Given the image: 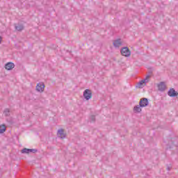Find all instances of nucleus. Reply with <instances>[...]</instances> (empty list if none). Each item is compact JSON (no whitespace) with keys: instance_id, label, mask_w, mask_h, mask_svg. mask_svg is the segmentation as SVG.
Wrapping results in <instances>:
<instances>
[{"instance_id":"nucleus-1","label":"nucleus","mask_w":178,"mask_h":178,"mask_svg":"<svg viewBox=\"0 0 178 178\" xmlns=\"http://www.w3.org/2000/svg\"><path fill=\"white\" fill-rule=\"evenodd\" d=\"M121 55L125 58H129L131 55V51L129 49V47H124L120 49Z\"/></svg>"},{"instance_id":"nucleus-2","label":"nucleus","mask_w":178,"mask_h":178,"mask_svg":"<svg viewBox=\"0 0 178 178\" xmlns=\"http://www.w3.org/2000/svg\"><path fill=\"white\" fill-rule=\"evenodd\" d=\"M83 97L86 101H89L92 98V92L89 89H86L83 92Z\"/></svg>"},{"instance_id":"nucleus-3","label":"nucleus","mask_w":178,"mask_h":178,"mask_svg":"<svg viewBox=\"0 0 178 178\" xmlns=\"http://www.w3.org/2000/svg\"><path fill=\"white\" fill-rule=\"evenodd\" d=\"M45 88V85L42 82H40L36 86V91L38 92H44V90Z\"/></svg>"},{"instance_id":"nucleus-4","label":"nucleus","mask_w":178,"mask_h":178,"mask_svg":"<svg viewBox=\"0 0 178 178\" xmlns=\"http://www.w3.org/2000/svg\"><path fill=\"white\" fill-rule=\"evenodd\" d=\"M148 99L147 98H142L139 102V105L142 106V108H145V106H148Z\"/></svg>"},{"instance_id":"nucleus-5","label":"nucleus","mask_w":178,"mask_h":178,"mask_svg":"<svg viewBox=\"0 0 178 178\" xmlns=\"http://www.w3.org/2000/svg\"><path fill=\"white\" fill-rule=\"evenodd\" d=\"M177 95H178V92H176V90H175V88H170L168 92V97H177Z\"/></svg>"},{"instance_id":"nucleus-6","label":"nucleus","mask_w":178,"mask_h":178,"mask_svg":"<svg viewBox=\"0 0 178 178\" xmlns=\"http://www.w3.org/2000/svg\"><path fill=\"white\" fill-rule=\"evenodd\" d=\"M113 44L115 48H119L123 45V42H122V39H117L113 41Z\"/></svg>"},{"instance_id":"nucleus-7","label":"nucleus","mask_w":178,"mask_h":178,"mask_svg":"<svg viewBox=\"0 0 178 178\" xmlns=\"http://www.w3.org/2000/svg\"><path fill=\"white\" fill-rule=\"evenodd\" d=\"M158 90L159 91H161L163 92V91H165L166 90V85L165 84V82H160L158 86Z\"/></svg>"},{"instance_id":"nucleus-8","label":"nucleus","mask_w":178,"mask_h":178,"mask_svg":"<svg viewBox=\"0 0 178 178\" xmlns=\"http://www.w3.org/2000/svg\"><path fill=\"white\" fill-rule=\"evenodd\" d=\"M148 79H149V75H147L145 79L139 81L138 83L139 88H143V84H146L148 83Z\"/></svg>"},{"instance_id":"nucleus-9","label":"nucleus","mask_w":178,"mask_h":178,"mask_svg":"<svg viewBox=\"0 0 178 178\" xmlns=\"http://www.w3.org/2000/svg\"><path fill=\"white\" fill-rule=\"evenodd\" d=\"M15 68V63H7L6 65H5V69L6 70H12V69H14Z\"/></svg>"},{"instance_id":"nucleus-10","label":"nucleus","mask_w":178,"mask_h":178,"mask_svg":"<svg viewBox=\"0 0 178 178\" xmlns=\"http://www.w3.org/2000/svg\"><path fill=\"white\" fill-rule=\"evenodd\" d=\"M58 137L60 138H66V134L63 132V129H59L57 133Z\"/></svg>"},{"instance_id":"nucleus-11","label":"nucleus","mask_w":178,"mask_h":178,"mask_svg":"<svg viewBox=\"0 0 178 178\" xmlns=\"http://www.w3.org/2000/svg\"><path fill=\"white\" fill-rule=\"evenodd\" d=\"M141 108H143V106H141L140 104L135 106L134 107V113H140L142 111Z\"/></svg>"},{"instance_id":"nucleus-12","label":"nucleus","mask_w":178,"mask_h":178,"mask_svg":"<svg viewBox=\"0 0 178 178\" xmlns=\"http://www.w3.org/2000/svg\"><path fill=\"white\" fill-rule=\"evenodd\" d=\"M15 29L17 31H22V30L24 29V26H23V24H15Z\"/></svg>"},{"instance_id":"nucleus-13","label":"nucleus","mask_w":178,"mask_h":178,"mask_svg":"<svg viewBox=\"0 0 178 178\" xmlns=\"http://www.w3.org/2000/svg\"><path fill=\"white\" fill-rule=\"evenodd\" d=\"M6 131V126L5 124L0 125V134H3Z\"/></svg>"},{"instance_id":"nucleus-14","label":"nucleus","mask_w":178,"mask_h":178,"mask_svg":"<svg viewBox=\"0 0 178 178\" xmlns=\"http://www.w3.org/2000/svg\"><path fill=\"white\" fill-rule=\"evenodd\" d=\"M22 154H30V149L24 148V149L22 150Z\"/></svg>"},{"instance_id":"nucleus-15","label":"nucleus","mask_w":178,"mask_h":178,"mask_svg":"<svg viewBox=\"0 0 178 178\" xmlns=\"http://www.w3.org/2000/svg\"><path fill=\"white\" fill-rule=\"evenodd\" d=\"M10 112V110L9 108H6L3 111V113L6 116H9V113Z\"/></svg>"},{"instance_id":"nucleus-16","label":"nucleus","mask_w":178,"mask_h":178,"mask_svg":"<svg viewBox=\"0 0 178 178\" xmlns=\"http://www.w3.org/2000/svg\"><path fill=\"white\" fill-rule=\"evenodd\" d=\"M38 150L35 149H29V154L30 152H32L33 154H35V152H37Z\"/></svg>"},{"instance_id":"nucleus-17","label":"nucleus","mask_w":178,"mask_h":178,"mask_svg":"<svg viewBox=\"0 0 178 178\" xmlns=\"http://www.w3.org/2000/svg\"><path fill=\"white\" fill-rule=\"evenodd\" d=\"M0 44H2V38L0 36Z\"/></svg>"},{"instance_id":"nucleus-18","label":"nucleus","mask_w":178,"mask_h":178,"mask_svg":"<svg viewBox=\"0 0 178 178\" xmlns=\"http://www.w3.org/2000/svg\"><path fill=\"white\" fill-rule=\"evenodd\" d=\"M167 170H170V167H167Z\"/></svg>"}]
</instances>
